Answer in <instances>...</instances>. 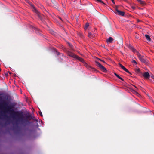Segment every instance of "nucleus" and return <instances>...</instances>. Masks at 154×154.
Here are the masks:
<instances>
[{"label":"nucleus","mask_w":154,"mask_h":154,"mask_svg":"<svg viewBox=\"0 0 154 154\" xmlns=\"http://www.w3.org/2000/svg\"><path fill=\"white\" fill-rule=\"evenodd\" d=\"M137 56L138 57L139 59L143 63L147 64L148 63V62L144 58V56L141 55L138 52H137Z\"/></svg>","instance_id":"obj_1"},{"label":"nucleus","mask_w":154,"mask_h":154,"mask_svg":"<svg viewBox=\"0 0 154 154\" xmlns=\"http://www.w3.org/2000/svg\"><path fill=\"white\" fill-rule=\"evenodd\" d=\"M96 65L98 67L102 70L104 72L106 71V69L102 65H101L99 62H96Z\"/></svg>","instance_id":"obj_2"},{"label":"nucleus","mask_w":154,"mask_h":154,"mask_svg":"<svg viewBox=\"0 0 154 154\" xmlns=\"http://www.w3.org/2000/svg\"><path fill=\"white\" fill-rule=\"evenodd\" d=\"M70 56H72L73 57H74V58H75L78 60H79V61L83 62H84V60L83 59H82L80 57H79L77 56V55H75L74 54H71V55H69Z\"/></svg>","instance_id":"obj_3"},{"label":"nucleus","mask_w":154,"mask_h":154,"mask_svg":"<svg viewBox=\"0 0 154 154\" xmlns=\"http://www.w3.org/2000/svg\"><path fill=\"white\" fill-rule=\"evenodd\" d=\"M116 12H115V13L116 14H117V13L119 15H121V16H123L124 15V14H125L124 12H123V11H120L118 9L117 7L116 8Z\"/></svg>","instance_id":"obj_4"},{"label":"nucleus","mask_w":154,"mask_h":154,"mask_svg":"<svg viewBox=\"0 0 154 154\" xmlns=\"http://www.w3.org/2000/svg\"><path fill=\"white\" fill-rule=\"evenodd\" d=\"M143 76L146 79H148L149 77V75L148 72H145L143 74Z\"/></svg>","instance_id":"obj_5"},{"label":"nucleus","mask_w":154,"mask_h":154,"mask_svg":"<svg viewBox=\"0 0 154 154\" xmlns=\"http://www.w3.org/2000/svg\"><path fill=\"white\" fill-rule=\"evenodd\" d=\"M119 65L120 67H121L125 71H126V72H127L128 73H129V71L121 64L119 63Z\"/></svg>","instance_id":"obj_6"},{"label":"nucleus","mask_w":154,"mask_h":154,"mask_svg":"<svg viewBox=\"0 0 154 154\" xmlns=\"http://www.w3.org/2000/svg\"><path fill=\"white\" fill-rule=\"evenodd\" d=\"M113 41V39L111 37H109L108 39L107 40V43H111Z\"/></svg>","instance_id":"obj_7"},{"label":"nucleus","mask_w":154,"mask_h":154,"mask_svg":"<svg viewBox=\"0 0 154 154\" xmlns=\"http://www.w3.org/2000/svg\"><path fill=\"white\" fill-rule=\"evenodd\" d=\"M145 37H146V39L149 41H150L151 39L150 38V36L149 35H145Z\"/></svg>","instance_id":"obj_8"},{"label":"nucleus","mask_w":154,"mask_h":154,"mask_svg":"<svg viewBox=\"0 0 154 154\" xmlns=\"http://www.w3.org/2000/svg\"><path fill=\"white\" fill-rule=\"evenodd\" d=\"M89 26V24L88 23H86V24L85 25V29H87V28Z\"/></svg>","instance_id":"obj_9"},{"label":"nucleus","mask_w":154,"mask_h":154,"mask_svg":"<svg viewBox=\"0 0 154 154\" xmlns=\"http://www.w3.org/2000/svg\"><path fill=\"white\" fill-rule=\"evenodd\" d=\"M131 62L133 63L134 64V65H136L137 64V62L134 60H133L132 61H131Z\"/></svg>","instance_id":"obj_10"},{"label":"nucleus","mask_w":154,"mask_h":154,"mask_svg":"<svg viewBox=\"0 0 154 154\" xmlns=\"http://www.w3.org/2000/svg\"><path fill=\"white\" fill-rule=\"evenodd\" d=\"M137 0L138 1V2H139L140 3L142 4H143L144 3V2L143 1L141 0Z\"/></svg>","instance_id":"obj_11"},{"label":"nucleus","mask_w":154,"mask_h":154,"mask_svg":"<svg viewBox=\"0 0 154 154\" xmlns=\"http://www.w3.org/2000/svg\"><path fill=\"white\" fill-rule=\"evenodd\" d=\"M93 36H92V33L91 32H89L88 33V37L90 38H91Z\"/></svg>","instance_id":"obj_12"},{"label":"nucleus","mask_w":154,"mask_h":154,"mask_svg":"<svg viewBox=\"0 0 154 154\" xmlns=\"http://www.w3.org/2000/svg\"><path fill=\"white\" fill-rule=\"evenodd\" d=\"M31 6L33 8L34 11H35V12H37V11L36 10L35 8L32 5H31Z\"/></svg>","instance_id":"obj_13"},{"label":"nucleus","mask_w":154,"mask_h":154,"mask_svg":"<svg viewBox=\"0 0 154 154\" xmlns=\"http://www.w3.org/2000/svg\"><path fill=\"white\" fill-rule=\"evenodd\" d=\"M136 71L137 72H140V70L139 68H137L136 69Z\"/></svg>","instance_id":"obj_14"},{"label":"nucleus","mask_w":154,"mask_h":154,"mask_svg":"<svg viewBox=\"0 0 154 154\" xmlns=\"http://www.w3.org/2000/svg\"><path fill=\"white\" fill-rule=\"evenodd\" d=\"M136 89H135L134 91V92L137 95H139V94L136 91Z\"/></svg>","instance_id":"obj_15"},{"label":"nucleus","mask_w":154,"mask_h":154,"mask_svg":"<svg viewBox=\"0 0 154 154\" xmlns=\"http://www.w3.org/2000/svg\"><path fill=\"white\" fill-rule=\"evenodd\" d=\"M131 48L133 51L134 52L136 51L132 47H131Z\"/></svg>","instance_id":"obj_16"},{"label":"nucleus","mask_w":154,"mask_h":154,"mask_svg":"<svg viewBox=\"0 0 154 154\" xmlns=\"http://www.w3.org/2000/svg\"><path fill=\"white\" fill-rule=\"evenodd\" d=\"M115 75L116 77H117L119 78L120 77L118 75H117L116 73H115Z\"/></svg>","instance_id":"obj_17"},{"label":"nucleus","mask_w":154,"mask_h":154,"mask_svg":"<svg viewBox=\"0 0 154 154\" xmlns=\"http://www.w3.org/2000/svg\"><path fill=\"white\" fill-rule=\"evenodd\" d=\"M100 60L102 62H103V63H105V61H104V60H100Z\"/></svg>","instance_id":"obj_18"},{"label":"nucleus","mask_w":154,"mask_h":154,"mask_svg":"<svg viewBox=\"0 0 154 154\" xmlns=\"http://www.w3.org/2000/svg\"><path fill=\"white\" fill-rule=\"evenodd\" d=\"M120 79H121L122 80H123V79L120 77L119 78Z\"/></svg>","instance_id":"obj_19"},{"label":"nucleus","mask_w":154,"mask_h":154,"mask_svg":"<svg viewBox=\"0 0 154 154\" xmlns=\"http://www.w3.org/2000/svg\"><path fill=\"white\" fill-rule=\"evenodd\" d=\"M120 79H121L122 80H123V79L120 77L119 78Z\"/></svg>","instance_id":"obj_20"},{"label":"nucleus","mask_w":154,"mask_h":154,"mask_svg":"<svg viewBox=\"0 0 154 154\" xmlns=\"http://www.w3.org/2000/svg\"><path fill=\"white\" fill-rule=\"evenodd\" d=\"M112 0V2H113V3L114 4H115V2H114V0Z\"/></svg>","instance_id":"obj_21"},{"label":"nucleus","mask_w":154,"mask_h":154,"mask_svg":"<svg viewBox=\"0 0 154 154\" xmlns=\"http://www.w3.org/2000/svg\"><path fill=\"white\" fill-rule=\"evenodd\" d=\"M40 115L41 116H42V112H40Z\"/></svg>","instance_id":"obj_22"},{"label":"nucleus","mask_w":154,"mask_h":154,"mask_svg":"<svg viewBox=\"0 0 154 154\" xmlns=\"http://www.w3.org/2000/svg\"><path fill=\"white\" fill-rule=\"evenodd\" d=\"M132 8L133 9H134L135 8L134 7H132Z\"/></svg>","instance_id":"obj_23"}]
</instances>
